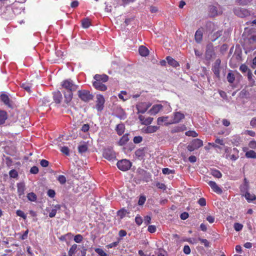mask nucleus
I'll list each match as a JSON object with an SVG mask.
<instances>
[{"instance_id": "f257e3e1", "label": "nucleus", "mask_w": 256, "mask_h": 256, "mask_svg": "<svg viewBox=\"0 0 256 256\" xmlns=\"http://www.w3.org/2000/svg\"><path fill=\"white\" fill-rule=\"evenodd\" d=\"M61 86L64 90V104L63 106L66 107L68 106V104L71 101L73 96V92L76 91L78 86L74 82L70 79L64 80L61 82Z\"/></svg>"}, {"instance_id": "f03ea898", "label": "nucleus", "mask_w": 256, "mask_h": 256, "mask_svg": "<svg viewBox=\"0 0 256 256\" xmlns=\"http://www.w3.org/2000/svg\"><path fill=\"white\" fill-rule=\"evenodd\" d=\"M78 96L80 100L84 102H88L93 98V96L86 90H80L78 91Z\"/></svg>"}, {"instance_id": "7ed1b4c3", "label": "nucleus", "mask_w": 256, "mask_h": 256, "mask_svg": "<svg viewBox=\"0 0 256 256\" xmlns=\"http://www.w3.org/2000/svg\"><path fill=\"white\" fill-rule=\"evenodd\" d=\"M132 166L131 162L126 159L119 160L117 162L118 168L122 171H126L128 170Z\"/></svg>"}, {"instance_id": "20e7f679", "label": "nucleus", "mask_w": 256, "mask_h": 256, "mask_svg": "<svg viewBox=\"0 0 256 256\" xmlns=\"http://www.w3.org/2000/svg\"><path fill=\"white\" fill-rule=\"evenodd\" d=\"M202 146V141L200 139L196 138L192 140V142L188 145L187 148L189 151L192 152Z\"/></svg>"}, {"instance_id": "39448f33", "label": "nucleus", "mask_w": 256, "mask_h": 256, "mask_svg": "<svg viewBox=\"0 0 256 256\" xmlns=\"http://www.w3.org/2000/svg\"><path fill=\"white\" fill-rule=\"evenodd\" d=\"M222 8L218 6H210L208 8V14L212 17L217 16L222 14Z\"/></svg>"}, {"instance_id": "423d86ee", "label": "nucleus", "mask_w": 256, "mask_h": 256, "mask_svg": "<svg viewBox=\"0 0 256 256\" xmlns=\"http://www.w3.org/2000/svg\"><path fill=\"white\" fill-rule=\"evenodd\" d=\"M184 118V115L180 112H176L174 114L172 118L166 122V125L174 124L179 122L182 120Z\"/></svg>"}, {"instance_id": "0eeeda50", "label": "nucleus", "mask_w": 256, "mask_h": 256, "mask_svg": "<svg viewBox=\"0 0 256 256\" xmlns=\"http://www.w3.org/2000/svg\"><path fill=\"white\" fill-rule=\"evenodd\" d=\"M105 100L102 95L98 94L96 96V108L98 112L102 111L104 107Z\"/></svg>"}, {"instance_id": "6e6552de", "label": "nucleus", "mask_w": 256, "mask_h": 256, "mask_svg": "<svg viewBox=\"0 0 256 256\" xmlns=\"http://www.w3.org/2000/svg\"><path fill=\"white\" fill-rule=\"evenodd\" d=\"M151 104L149 102H140L136 107L139 113H144L147 110L150 106Z\"/></svg>"}, {"instance_id": "1a4fd4ad", "label": "nucleus", "mask_w": 256, "mask_h": 256, "mask_svg": "<svg viewBox=\"0 0 256 256\" xmlns=\"http://www.w3.org/2000/svg\"><path fill=\"white\" fill-rule=\"evenodd\" d=\"M103 156L105 158L109 160H112L116 158L115 152L110 148L104 150L103 152Z\"/></svg>"}, {"instance_id": "9d476101", "label": "nucleus", "mask_w": 256, "mask_h": 256, "mask_svg": "<svg viewBox=\"0 0 256 256\" xmlns=\"http://www.w3.org/2000/svg\"><path fill=\"white\" fill-rule=\"evenodd\" d=\"M221 60L220 59H217L215 61L212 68V70L216 76L219 78L220 76V65Z\"/></svg>"}, {"instance_id": "9b49d317", "label": "nucleus", "mask_w": 256, "mask_h": 256, "mask_svg": "<svg viewBox=\"0 0 256 256\" xmlns=\"http://www.w3.org/2000/svg\"><path fill=\"white\" fill-rule=\"evenodd\" d=\"M232 154H226V158H229L230 160H231L232 161H236L239 158V155H238L239 151L237 148H234L232 150Z\"/></svg>"}, {"instance_id": "f8f14e48", "label": "nucleus", "mask_w": 256, "mask_h": 256, "mask_svg": "<svg viewBox=\"0 0 256 256\" xmlns=\"http://www.w3.org/2000/svg\"><path fill=\"white\" fill-rule=\"evenodd\" d=\"M163 106L160 104H154L148 111V113L151 115H156L162 108Z\"/></svg>"}, {"instance_id": "ddd939ff", "label": "nucleus", "mask_w": 256, "mask_h": 256, "mask_svg": "<svg viewBox=\"0 0 256 256\" xmlns=\"http://www.w3.org/2000/svg\"><path fill=\"white\" fill-rule=\"evenodd\" d=\"M104 82L96 80L93 82L94 86L99 90L105 91L107 89V87L103 84Z\"/></svg>"}, {"instance_id": "4468645a", "label": "nucleus", "mask_w": 256, "mask_h": 256, "mask_svg": "<svg viewBox=\"0 0 256 256\" xmlns=\"http://www.w3.org/2000/svg\"><path fill=\"white\" fill-rule=\"evenodd\" d=\"M208 184L215 192L218 194H221L222 192V188L214 182L209 181Z\"/></svg>"}, {"instance_id": "2eb2a0df", "label": "nucleus", "mask_w": 256, "mask_h": 256, "mask_svg": "<svg viewBox=\"0 0 256 256\" xmlns=\"http://www.w3.org/2000/svg\"><path fill=\"white\" fill-rule=\"evenodd\" d=\"M159 128L158 126H149L142 128V131L146 134H151L156 132Z\"/></svg>"}, {"instance_id": "dca6fc26", "label": "nucleus", "mask_w": 256, "mask_h": 256, "mask_svg": "<svg viewBox=\"0 0 256 256\" xmlns=\"http://www.w3.org/2000/svg\"><path fill=\"white\" fill-rule=\"evenodd\" d=\"M138 118L140 120L142 124L144 125L150 124L153 120L152 118L148 117L147 118H145L144 116L142 115L139 116Z\"/></svg>"}, {"instance_id": "f3484780", "label": "nucleus", "mask_w": 256, "mask_h": 256, "mask_svg": "<svg viewBox=\"0 0 256 256\" xmlns=\"http://www.w3.org/2000/svg\"><path fill=\"white\" fill-rule=\"evenodd\" d=\"M54 100L56 104H60L62 98V94L60 91L54 92L53 94Z\"/></svg>"}, {"instance_id": "a211bd4d", "label": "nucleus", "mask_w": 256, "mask_h": 256, "mask_svg": "<svg viewBox=\"0 0 256 256\" xmlns=\"http://www.w3.org/2000/svg\"><path fill=\"white\" fill-rule=\"evenodd\" d=\"M136 156L139 159H142L144 158L146 154V151L144 148H140L135 152Z\"/></svg>"}, {"instance_id": "6ab92c4d", "label": "nucleus", "mask_w": 256, "mask_h": 256, "mask_svg": "<svg viewBox=\"0 0 256 256\" xmlns=\"http://www.w3.org/2000/svg\"><path fill=\"white\" fill-rule=\"evenodd\" d=\"M124 130L125 126L124 124L122 123L118 124L116 128V131L120 136L122 135L124 133Z\"/></svg>"}, {"instance_id": "aec40b11", "label": "nucleus", "mask_w": 256, "mask_h": 256, "mask_svg": "<svg viewBox=\"0 0 256 256\" xmlns=\"http://www.w3.org/2000/svg\"><path fill=\"white\" fill-rule=\"evenodd\" d=\"M94 79L96 80L106 82L108 80V76L106 74H96L94 76Z\"/></svg>"}, {"instance_id": "412c9836", "label": "nucleus", "mask_w": 256, "mask_h": 256, "mask_svg": "<svg viewBox=\"0 0 256 256\" xmlns=\"http://www.w3.org/2000/svg\"><path fill=\"white\" fill-rule=\"evenodd\" d=\"M138 52L140 55L142 56H146L149 54L148 50L144 46H141L139 47Z\"/></svg>"}, {"instance_id": "4be33fe9", "label": "nucleus", "mask_w": 256, "mask_h": 256, "mask_svg": "<svg viewBox=\"0 0 256 256\" xmlns=\"http://www.w3.org/2000/svg\"><path fill=\"white\" fill-rule=\"evenodd\" d=\"M202 36H203L202 30L200 29L197 30L196 32L195 36H194L196 41L197 42L200 43L202 39Z\"/></svg>"}, {"instance_id": "5701e85b", "label": "nucleus", "mask_w": 256, "mask_h": 256, "mask_svg": "<svg viewBox=\"0 0 256 256\" xmlns=\"http://www.w3.org/2000/svg\"><path fill=\"white\" fill-rule=\"evenodd\" d=\"M88 144L85 142H80L78 146V150L80 153H83L88 150Z\"/></svg>"}, {"instance_id": "b1692460", "label": "nucleus", "mask_w": 256, "mask_h": 256, "mask_svg": "<svg viewBox=\"0 0 256 256\" xmlns=\"http://www.w3.org/2000/svg\"><path fill=\"white\" fill-rule=\"evenodd\" d=\"M168 116H161L158 118L157 120V124L158 125H162L164 123V125H166V123L168 122L169 121H168Z\"/></svg>"}, {"instance_id": "393cba45", "label": "nucleus", "mask_w": 256, "mask_h": 256, "mask_svg": "<svg viewBox=\"0 0 256 256\" xmlns=\"http://www.w3.org/2000/svg\"><path fill=\"white\" fill-rule=\"evenodd\" d=\"M7 118L6 112L4 110H0V125L4 124Z\"/></svg>"}, {"instance_id": "a878e982", "label": "nucleus", "mask_w": 256, "mask_h": 256, "mask_svg": "<svg viewBox=\"0 0 256 256\" xmlns=\"http://www.w3.org/2000/svg\"><path fill=\"white\" fill-rule=\"evenodd\" d=\"M231 142L235 146H238L241 142V138L238 136H235L232 138Z\"/></svg>"}, {"instance_id": "bb28decb", "label": "nucleus", "mask_w": 256, "mask_h": 256, "mask_svg": "<svg viewBox=\"0 0 256 256\" xmlns=\"http://www.w3.org/2000/svg\"><path fill=\"white\" fill-rule=\"evenodd\" d=\"M118 96L119 98L123 101H126V100L130 98V95L128 94L126 91H122L118 94Z\"/></svg>"}, {"instance_id": "cd10ccee", "label": "nucleus", "mask_w": 256, "mask_h": 256, "mask_svg": "<svg viewBox=\"0 0 256 256\" xmlns=\"http://www.w3.org/2000/svg\"><path fill=\"white\" fill-rule=\"evenodd\" d=\"M234 12L236 14L240 17H244L247 14V11L246 10L234 9Z\"/></svg>"}, {"instance_id": "c85d7f7f", "label": "nucleus", "mask_w": 256, "mask_h": 256, "mask_svg": "<svg viewBox=\"0 0 256 256\" xmlns=\"http://www.w3.org/2000/svg\"><path fill=\"white\" fill-rule=\"evenodd\" d=\"M166 60L168 61V64L172 66L173 67H176L178 66V62L174 60V58L170 56L166 57Z\"/></svg>"}, {"instance_id": "c756f323", "label": "nucleus", "mask_w": 256, "mask_h": 256, "mask_svg": "<svg viewBox=\"0 0 256 256\" xmlns=\"http://www.w3.org/2000/svg\"><path fill=\"white\" fill-rule=\"evenodd\" d=\"M0 98L5 104L10 106V99L8 96L6 94H2L0 96Z\"/></svg>"}, {"instance_id": "7c9ffc66", "label": "nucleus", "mask_w": 256, "mask_h": 256, "mask_svg": "<svg viewBox=\"0 0 256 256\" xmlns=\"http://www.w3.org/2000/svg\"><path fill=\"white\" fill-rule=\"evenodd\" d=\"M77 247L78 246L76 244H73L68 252V256H76L75 254L76 252Z\"/></svg>"}, {"instance_id": "2f4dec72", "label": "nucleus", "mask_w": 256, "mask_h": 256, "mask_svg": "<svg viewBox=\"0 0 256 256\" xmlns=\"http://www.w3.org/2000/svg\"><path fill=\"white\" fill-rule=\"evenodd\" d=\"M24 186L23 184H18V192L20 197L24 194Z\"/></svg>"}, {"instance_id": "473e14b6", "label": "nucleus", "mask_w": 256, "mask_h": 256, "mask_svg": "<svg viewBox=\"0 0 256 256\" xmlns=\"http://www.w3.org/2000/svg\"><path fill=\"white\" fill-rule=\"evenodd\" d=\"M245 156L247 158H256V152L253 150L247 151Z\"/></svg>"}, {"instance_id": "72a5a7b5", "label": "nucleus", "mask_w": 256, "mask_h": 256, "mask_svg": "<svg viewBox=\"0 0 256 256\" xmlns=\"http://www.w3.org/2000/svg\"><path fill=\"white\" fill-rule=\"evenodd\" d=\"M128 134L124 135L120 140L118 144L120 146H122L126 144L128 141Z\"/></svg>"}, {"instance_id": "f704fd0d", "label": "nucleus", "mask_w": 256, "mask_h": 256, "mask_svg": "<svg viewBox=\"0 0 256 256\" xmlns=\"http://www.w3.org/2000/svg\"><path fill=\"white\" fill-rule=\"evenodd\" d=\"M60 208V205H56L54 206V208H53L49 214V216L50 218L54 217L57 212V210Z\"/></svg>"}, {"instance_id": "c9c22d12", "label": "nucleus", "mask_w": 256, "mask_h": 256, "mask_svg": "<svg viewBox=\"0 0 256 256\" xmlns=\"http://www.w3.org/2000/svg\"><path fill=\"white\" fill-rule=\"evenodd\" d=\"M244 196L246 198L248 202H252L256 198V196L254 194H251L248 192L246 193Z\"/></svg>"}, {"instance_id": "e433bc0d", "label": "nucleus", "mask_w": 256, "mask_h": 256, "mask_svg": "<svg viewBox=\"0 0 256 256\" xmlns=\"http://www.w3.org/2000/svg\"><path fill=\"white\" fill-rule=\"evenodd\" d=\"M211 174L216 178H220L222 176V173L216 170H212L211 171Z\"/></svg>"}, {"instance_id": "4c0bfd02", "label": "nucleus", "mask_w": 256, "mask_h": 256, "mask_svg": "<svg viewBox=\"0 0 256 256\" xmlns=\"http://www.w3.org/2000/svg\"><path fill=\"white\" fill-rule=\"evenodd\" d=\"M72 236V233L69 232V233L66 234L62 236L60 238V239L62 241H66L68 239V240L71 239Z\"/></svg>"}, {"instance_id": "58836bf2", "label": "nucleus", "mask_w": 256, "mask_h": 256, "mask_svg": "<svg viewBox=\"0 0 256 256\" xmlns=\"http://www.w3.org/2000/svg\"><path fill=\"white\" fill-rule=\"evenodd\" d=\"M226 78L230 84L232 83L235 80L234 75L232 72H230L228 73Z\"/></svg>"}, {"instance_id": "ea45409f", "label": "nucleus", "mask_w": 256, "mask_h": 256, "mask_svg": "<svg viewBox=\"0 0 256 256\" xmlns=\"http://www.w3.org/2000/svg\"><path fill=\"white\" fill-rule=\"evenodd\" d=\"M27 198L29 200L32 202H34L36 200V196L34 192L28 193Z\"/></svg>"}, {"instance_id": "a19ab883", "label": "nucleus", "mask_w": 256, "mask_h": 256, "mask_svg": "<svg viewBox=\"0 0 256 256\" xmlns=\"http://www.w3.org/2000/svg\"><path fill=\"white\" fill-rule=\"evenodd\" d=\"M59 182L62 184H64L66 182V179L65 176L63 175H60L57 178Z\"/></svg>"}, {"instance_id": "79ce46f5", "label": "nucleus", "mask_w": 256, "mask_h": 256, "mask_svg": "<svg viewBox=\"0 0 256 256\" xmlns=\"http://www.w3.org/2000/svg\"><path fill=\"white\" fill-rule=\"evenodd\" d=\"M252 0H238L237 2L239 5L246 6L250 3Z\"/></svg>"}, {"instance_id": "37998d69", "label": "nucleus", "mask_w": 256, "mask_h": 256, "mask_svg": "<svg viewBox=\"0 0 256 256\" xmlns=\"http://www.w3.org/2000/svg\"><path fill=\"white\" fill-rule=\"evenodd\" d=\"M234 227L236 232H239L242 230L243 225L241 224L236 222L234 224Z\"/></svg>"}, {"instance_id": "c03bdc74", "label": "nucleus", "mask_w": 256, "mask_h": 256, "mask_svg": "<svg viewBox=\"0 0 256 256\" xmlns=\"http://www.w3.org/2000/svg\"><path fill=\"white\" fill-rule=\"evenodd\" d=\"M82 26L84 28H86L90 26V21L89 20L86 18L82 21Z\"/></svg>"}, {"instance_id": "a18cd8bd", "label": "nucleus", "mask_w": 256, "mask_h": 256, "mask_svg": "<svg viewBox=\"0 0 256 256\" xmlns=\"http://www.w3.org/2000/svg\"><path fill=\"white\" fill-rule=\"evenodd\" d=\"M95 252L100 256H106L107 254L102 249L100 248H95Z\"/></svg>"}, {"instance_id": "49530a36", "label": "nucleus", "mask_w": 256, "mask_h": 256, "mask_svg": "<svg viewBox=\"0 0 256 256\" xmlns=\"http://www.w3.org/2000/svg\"><path fill=\"white\" fill-rule=\"evenodd\" d=\"M83 240V237L81 234H78L74 236V240L77 243L80 242Z\"/></svg>"}, {"instance_id": "de8ad7c7", "label": "nucleus", "mask_w": 256, "mask_h": 256, "mask_svg": "<svg viewBox=\"0 0 256 256\" xmlns=\"http://www.w3.org/2000/svg\"><path fill=\"white\" fill-rule=\"evenodd\" d=\"M186 135L188 136L196 137L198 134L195 131L190 130L186 132Z\"/></svg>"}, {"instance_id": "09e8293b", "label": "nucleus", "mask_w": 256, "mask_h": 256, "mask_svg": "<svg viewBox=\"0 0 256 256\" xmlns=\"http://www.w3.org/2000/svg\"><path fill=\"white\" fill-rule=\"evenodd\" d=\"M198 240H200L202 244H203L206 247H210V243L206 239H203L199 238H198Z\"/></svg>"}, {"instance_id": "8fccbe9b", "label": "nucleus", "mask_w": 256, "mask_h": 256, "mask_svg": "<svg viewBox=\"0 0 256 256\" xmlns=\"http://www.w3.org/2000/svg\"><path fill=\"white\" fill-rule=\"evenodd\" d=\"M16 214L17 216L22 218L24 220H26V216L21 210H16Z\"/></svg>"}, {"instance_id": "3c124183", "label": "nucleus", "mask_w": 256, "mask_h": 256, "mask_svg": "<svg viewBox=\"0 0 256 256\" xmlns=\"http://www.w3.org/2000/svg\"><path fill=\"white\" fill-rule=\"evenodd\" d=\"M174 172V170H170L168 168H164L162 169V173L164 174H173Z\"/></svg>"}, {"instance_id": "603ef678", "label": "nucleus", "mask_w": 256, "mask_h": 256, "mask_svg": "<svg viewBox=\"0 0 256 256\" xmlns=\"http://www.w3.org/2000/svg\"><path fill=\"white\" fill-rule=\"evenodd\" d=\"M248 146L250 148L252 149H256V141L252 140L249 142Z\"/></svg>"}, {"instance_id": "864d4df0", "label": "nucleus", "mask_w": 256, "mask_h": 256, "mask_svg": "<svg viewBox=\"0 0 256 256\" xmlns=\"http://www.w3.org/2000/svg\"><path fill=\"white\" fill-rule=\"evenodd\" d=\"M61 152L66 156L69 155V150L66 146H62L60 148Z\"/></svg>"}, {"instance_id": "5fc2aeb1", "label": "nucleus", "mask_w": 256, "mask_h": 256, "mask_svg": "<svg viewBox=\"0 0 256 256\" xmlns=\"http://www.w3.org/2000/svg\"><path fill=\"white\" fill-rule=\"evenodd\" d=\"M22 87L24 90H26L27 92H30V86L29 84H24V83L22 84Z\"/></svg>"}, {"instance_id": "6e6d98bb", "label": "nucleus", "mask_w": 256, "mask_h": 256, "mask_svg": "<svg viewBox=\"0 0 256 256\" xmlns=\"http://www.w3.org/2000/svg\"><path fill=\"white\" fill-rule=\"evenodd\" d=\"M142 138L140 136H136L134 138V142L135 144H139L142 142Z\"/></svg>"}, {"instance_id": "4d7b16f0", "label": "nucleus", "mask_w": 256, "mask_h": 256, "mask_svg": "<svg viewBox=\"0 0 256 256\" xmlns=\"http://www.w3.org/2000/svg\"><path fill=\"white\" fill-rule=\"evenodd\" d=\"M146 200V198L145 196H140L138 202V205H140V206L143 205L144 204V203L145 202Z\"/></svg>"}, {"instance_id": "13d9d810", "label": "nucleus", "mask_w": 256, "mask_h": 256, "mask_svg": "<svg viewBox=\"0 0 256 256\" xmlns=\"http://www.w3.org/2000/svg\"><path fill=\"white\" fill-rule=\"evenodd\" d=\"M9 174L10 176L13 178H15L18 176V172L14 170H10Z\"/></svg>"}, {"instance_id": "bf43d9fd", "label": "nucleus", "mask_w": 256, "mask_h": 256, "mask_svg": "<svg viewBox=\"0 0 256 256\" xmlns=\"http://www.w3.org/2000/svg\"><path fill=\"white\" fill-rule=\"evenodd\" d=\"M183 251L185 254H188L190 253V248L188 246H184Z\"/></svg>"}, {"instance_id": "052dcab7", "label": "nucleus", "mask_w": 256, "mask_h": 256, "mask_svg": "<svg viewBox=\"0 0 256 256\" xmlns=\"http://www.w3.org/2000/svg\"><path fill=\"white\" fill-rule=\"evenodd\" d=\"M198 204L200 206H205L206 205V199L203 198H200L198 200Z\"/></svg>"}, {"instance_id": "680f3d73", "label": "nucleus", "mask_w": 256, "mask_h": 256, "mask_svg": "<svg viewBox=\"0 0 256 256\" xmlns=\"http://www.w3.org/2000/svg\"><path fill=\"white\" fill-rule=\"evenodd\" d=\"M30 172L32 174H36L38 172V168L37 166H32L30 170Z\"/></svg>"}, {"instance_id": "e2e57ef3", "label": "nucleus", "mask_w": 256, "mask_h": 256, "mask_svg": "<svg viewBox=\"0 0 256 256\" xmlns=\"http://www.w3.org/2000/svg\"><path fill=\"white\" fill-rule=\"evenodd\" d=\"M40 164L42 167H47L48 166L49 162L46 160H40Z\"/></svg>"}, {"instance_id": "0e129e2a", "label": "nucleus", "mask_w": 256, "mask_h": 256, "mask_svg": "<svg viewBox=\"0 0 256 256\" xmlns=\"http://www.w3.org/2000/svg\"><path fill=\"white\" fill-rule=\"evenodd\" d=\"M89 129L90 126L88 124H84L81 128V130L84 132H87Z\"/></svg>"}, {"instance_id": "69168bd1", "label": "nucleus", "mask_w": 256, "mask_h": 256, "mask_svg": "<svg viewBox=\"0 0 256 256\" xmlns=\"http://www.w3.org/2000/svg\"><path fill=\"white\" fill-rule=\"evenodd\" d=\"M148 230L150 232L154 233L156 230V227L154 225H150L148 226Z\"/></svg>"}, {"instance_id": "338daca9", "label": "nucleus", "mask_w": 256, "mask_h": 256, "mask_svg": "<svg viewBox=\"0 0 256 256\" xmlns=\"http://www.w3.org/2000/svg\"><path fill=\"white\" fill-rule=\"evenodd\" d=\"M240 70L241 72H246L248 70V66L245 65V64H242L240 66Z\"/></svg>"}, {"instance_id": "774afa93", "label": "nucleus", "mask_w": 256, "mask_h": 256, "mask_svg": "<svg viewBox=\"0 0 256 256\" xmlns=\"http://www.w3.org/2000/svg\"><path fill=\"white\" fill-rule=\"evenodd\" d=\"M135 222L138 226L140 225L142 222V218L138 216H137L135 218Z\"/></svg>"}]
</instances>
